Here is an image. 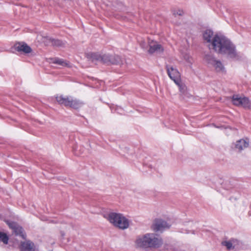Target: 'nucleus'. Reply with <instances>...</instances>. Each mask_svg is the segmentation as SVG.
Returning a JSON list of instances; mask_svg holds the SVG:
<instances>
[{
    "label": "nucleus",
    "mask_w": 251,
    "mask_h": 251,
    "mask_svg": "<svg viewBox=\"0 0 251 251\" xmlns=\"http://www.w3.org/2000/svg\"><path fill=\"white\" fill-rule=\"evenodd\" d=\"M110 60V64H120L122 63L121 58L118 55H112Z\"/></svg>",
    "instance_id": "21"
},
{
    "label": "nucleus",
    "mask_w": 251,
    "mask_h": 251,
    "mask_svg": "<svg viewBox=\"0 0 251 251\" xmlns=\"http://www.w3.org/2000/svg\"><path fill=\"white\" fill-rule=\"evenodd\" d=\"M171 224L162 219H156L152 226V229L155 232H162L164 230L169 228Z\"/></svg>",
    "instance_id": "7"
},
{
    "label": "nucleus",
    "mask_w": 251,
    "mask_h": 251,
    "mask_svg": "<svg viewBox=\"0 0 251 251\" xmlns=\"http://www.w3.org/2000/svg\"><path fill=\"white\" fill-rule=\"evenodd\" d=\"M176 84L178 85L180 93L184 94L186 89L185 85L180 82V79L178 80V83Z\"/></svg>",
    "instance_id": "23"
},
{
    "label": "nucleus",
    "mask_w": 251,
    "mask_h": 251,
    "mask_svg": "<svg viewBox=\"0 0 251 251\" xmlns=\"http://www.w3.org/2000/svg\"><path fill=\"white\" fill-rule=\"evenodd\" d=\"M21 251H36L34 243L30 241H25L21 243Z\"/></svg>",
    "instance_id": "14"
},
{
    "label": "nucleus",
    "mask_w": 251,
    "mask_h": 251,
    "mask_svg": "<svg viewBox=\"0 0 251 251\" xmlns=\"http://www.w3.org/2000/svg\"><path fill=\"white\" fill-rule=\"evenodd\" d=\"M114 226L120 229H125L129 226V221L124 216L122 215L118 222H116Z\"/></svg>",
    "instance_id": "13"
},
{
    "label": "nucleus",
    "mask_w": 251,
    "mask_h": 251,
    "mask_svg": "<svg viewBox=\"0 0 251 251\" xmlns=\"http://www.w3.org/2000/svg\"><path fill=\"white\" fill-rule=\"evenodd\" d=\"M122 215V214L120 213L112 212L108 215L107 219L108 221L114 226L116 222H118Z\"/></svg>",
    "instance_id": "18"
},
{
    "label": "nucleus",
    "mask_w": 251,
    "mask_h": 251,
    "mask_svg": "<svg viewBox=\"0 0 251 251\" xmlns=\"http://www.w3.org/2000/svg\"><path fill=\"white\" fill-rule=\"evenodd\" d=\"M9 238L7 234L3 232L0 231V241L2 242L4 244L8 243Z\"/></svg>",
    "instance_id": "22"
},
{
    "label": "nucleus",
    "mask_w": 251,
    "mask_h": 251,
    "mask_svg": "<svg viewBox=\"0 0 251 251\" xmlns=\"http://www.w3.org/2000/svg\"><path fill=\"white\" fill-rule=\"evenodd\" d=\"M56 100L60 104L75 109L80 107L83 104L82 102L76 99H74L71 97H64L62 95H59L56 97Z\"/></svg>",
    "instance_id": "2"
},
{
    "label": "nucleus",
    "mask_w": 251,
    "mask_h": 251,
    "mask_svg": "<svg viewBox=\"0 0 251 251\" xmlns=\"http://www.w3.org/2000/svg\"><path fill=\"white\" fill-rule=\"evenodd\" d=\"M222 245L226 247L228 250H233L238 244V241L235 239H231L228 241L222 242Z\"/></svg>",
    "instance_id": "19"
},
{
    "label": "nucleus",
    "mask_w": 251,
    "mask_h": 251,
    "mask_svg": "<svg viewBox=\"0 0 251 251\" xmlns=\"http://www.w3.org/2000/svg\"><path fill=\"white\" fill-rule=\"evenodd\" d=\"M184 59L188 63L191 64L192 63L193 59L188 54L185 53L183 55Z\"/></svg>",
    "instance_id": "24"
},
{
    "label": "nucleus",
    "mask_w": 251,
    "mask_h": 251,
    "mask_svg": "<svg viewBox=\"0 0 251 251\" xmlns=\"http://www.w3.org/2000/svg\"><path fill=\"white\" fill-rule=\"evenodd\" d=\"M250 145V139L247 137L240 139L233 144V149L237 152H241Z\"/></svg>",
    "instance_id": "8"
},
{
    "label": "nucleus",
    "mask_w": 251,
    "mask_h": 251,
    "mask_svg": "<svg viewBox=\"0 0 251 251\" xmlns=\"http://www.w3.org/2000/svg\"><path fill=\"white\" fill-rule=\"evenodd\" d=\"M53 63L60 65L63 67H71L70 63L68 61L60 58H55L53 61Z\"/></svg>",
    "instance_id": "20"
},
{
    "label": "nucleus",
    "mask_w": 251,
    "mask_h": 251,
    "mask_svg": "<svg viewBox=\"0 0 251 251\" xmlns=\"http://www.w3.org/2000/svg\"><path fill=\"white\" fill-rule=\"evenodd\" d=\"M149 248H159L163 244L162 238L154 233H147Z\"/></svg>",
    "instance_id": "4"
},
{
    "label": "nucleus",
    "mask_w": 251,
    "mask_h": 251,
    "mask_svg": "<svg viewBox=\"0 0 251 251\" xmlns=\"http://www.w3.org/2000/svg\"><path fill=\"white\" fill-rule=\"evenodd\" d=\"M231 102L234 105L245 109H250L251 107V101L243 95H234L231 98Z\"/></svg>",
    "instance_id": "3"
},
{
    "label": "nucleus",
    "mask_w": 251,
    "mask_h": 251,
    "mask_svg": "<svg viewBox=\"0 0 251 251\" xmlns=\"http://www.w3.org/2000/svg\"><path fill=\"white\" fill-rule=\"evenodd\" d=\"M182 14V13H180L178 14V16H181Z\"/></svg>",
    "instance_id": "26"
},
{
    "label": "nucleus",
    "mask_w": 251,
    "mask_h": 251,
    "mask_svg": "<svg viewBox=\"0 0 251 251\" xmlns=\"http://www.w3.org/2000/svg\"><path fill=\"white\" fill-rule=\"evenodd\" d=\"M167 73L169 77L172 79L175 83H178V80L180 79V74L177 70L171 65L166 66Z\"/></svg>",
    "instance_id": "9"
},
{
    "label": "nucleus",
    "mask_w": 251,
    "mask_h": 251,
    "mask_svg": "<svg viewBox=\"0 0 251 251\" xmlns=\"http://www.w3.org/2000/svg\"><path fill=\"white\" fill-rule=\"evenodd\" d=\"M6 223L9 227L13 229V232L16 235H22L23 233V228L21 226H19L17 224L14 222L6 221Z\"/></svg>",
    "instance_id": "17"
},
{
    "label": "nucleus",
    "mask_w": 251,
    "mask_h": 251,
    "mask_svg": "<svg viewBox=\"0 0 251 251\" xmlns=\"http://www.w3.org/2000/svg\"><path fill=\"white\" fill-rule=\"evenodd\" d=\"M208 46L209 49L219 53L226 54L229 57L235 58L237 56L234 45L225 36L215 35L213 42Z\"/></svg>",
    "instance_id": "1"
},
{
    "label": "nucleus",
    "mask_w": 251,
    "mask_h": 251,
    "mask_svg": "<svg viewBox=\"0 0 251 251\" xmlns=\"http://www.w3.org/2000/svg\"><path fill=\"white\" fill-rule=\"evenodd\" d=\"M213 31L210 29H206L203 33V38L207 43L210 44L215 38Z\"/></svg>",
    "instance_id": "16"
},
{
    "label": "nucleus",
    "mask_w": 251,
    "mask_h": 251,
    "mask_svg": "<svg viewBox=\"0 0 251 251\" xmlns=\"http://www.w3.org/2000/svg\"><path fill=\"white\" fill-rule=\"evenodd\" d=\"M139 42H140V45L142 48L146 49L147 48V44L144 40H141Z\"/></svg>",
    "instance_id": "25"
},
{
    "label": "nucleus",
    "mask_w": 251,
    "mask_h": 251,
    "mask_svg": "<svg viewBox=\"0 0 251 251\" xmlns=\"http://www.w3.org/2000/svg\"><path fill=\"white\" fill-rule=\"evenodd\" d=\"M44 39V40L43 41L47 45H50L54 47H63L66 44L65 42L58 39H52L49 37H45Z\"/></svg>",
    "instance_id": "12"
},
{
    "label": "nucleus",
    "mask_w": 251,
    "mask_h": 251,
    "mask_svg": "<svg viewBox=\"0 0 251 251\" xmlns=\"http://www.w3.org/2000/svg\"><path fill=\"white\" fill-rule=\"evenodd\" d=\"M14 47L16 51L24 54L31 53L32 51V49L25 42L17 43Z\"/></svg>",
    "instance_id": "10"
},
{
    "label": "nucleus",
    "mask_w": 251,
    "mask_h": 251,
    "mask_svg": "<svg viewBox=\"0 0 251 251\" xmlns=\"http://www.w3.org/2000/svg\"><path fill=\"white\" fill-rule=\"evenodd\" d=\"M149 45L150 46V49L148 51L150 53H153L155 52H160L163 51V49L161 46L157 44L156 42L152 41L149 43Z\"/></svg>",
    "instance_id": "15"
},
{
    "label": "nucleus",
    "mask_w": 251,
    "mask_h": 251,
    "mask_svg": "<svg viewBox=\"0 0 251 251\" xmlns=\"http://www.w3.org/2000/svg\"><path fill=\"white\" fill-rule=\"evenodd\" d=\"M86 56L87 58L92 62L99 61L107 64H110V60L112 56V55L109 54L100 55L97 53H89L87 54Z\"/></svg>",
    "instance_id": "6"
},
{
    "label": "nucleus",
    "mask_w": 251,
    "mask_h": 251,
    "mask_svg": "<svg viewBox=\"0 0 251 251\" xmlns=\"http://www.w3.org/2000/svg\"><path fill=\"white\" fill-rule=\"evenodd\" d=\"M135 246L137 248L143 249L148 248V243L147 233L139 236L136 239L135 242Z\"/></svg>",
    "instance_id": "11"
},
{
    "label": "nucleus",
    "mask_w": 251,
    "mask_h": 251,
    "mask_svg": "<svg viewBox=\"0 0 251 251\" xmlns=\"http://www.w3.org/2000/svg\"><path fill=\"white\" fill-rule=\"evenodd\" d=\"M204 60L209 65L213 66L217 72H224L225 68L222 62L216 60L212 55L206 54L204 57Z\"/></svg>",
    "instance_id": "5"
}]
</instances>
